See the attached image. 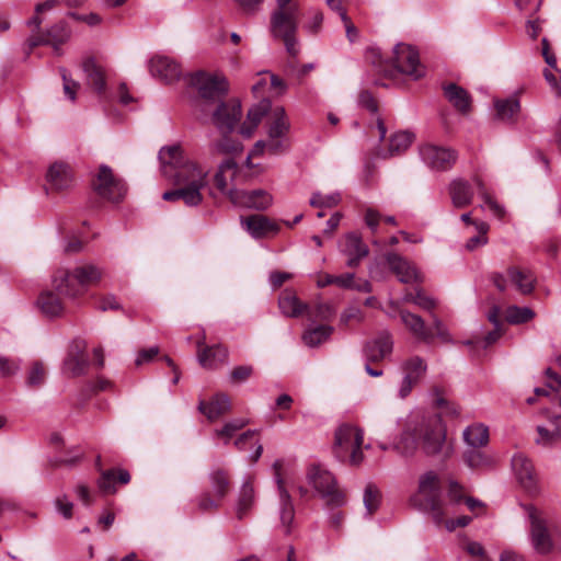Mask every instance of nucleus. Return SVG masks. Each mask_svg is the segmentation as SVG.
Instances as JSON below:
<instances>
[{
    "label": "nucleus",
    "instance_id": "nucleus-1",
    "mask_svg": "<svg viewBox=\"0 0 561 561\" xmlns=\"http://www.w3.org/2000/svg\"><path fill=\"white\" fill-rule=\"evenodd\" d=\"M392 449L403 457H413L420 450L426 457L449 458L454 451L447 439V430L438 413L409 420Z\"/></svg>",
    "mask_w": 561,
    "mask_h": 561
},
{
    "label": "nucleus",
    "instance_id": "nucleus-2",
    "mask_svg": "<svg viewBox=\"0 0 561 561\" xmlns=\"http://www.w3.org/2000/svg\"><path fill=\"white\" fill-rule=\"evenodd\" d=\"M103 276L104 270L93 263H83L70 270H57L51 280L54 290L43 291L37 299V306L46 317H60L65 312V305L59 296L69 299L82 297Z\"/></svg>",
    "mask_w": 561,
    "mask_h": 561
},
{
    "label": "nucleus",
    "instance_id": "nucleus-3",
    "mask_svg": "<svg viewBox=\"0 0 561 561\" xmlns=\"http://www.w3.org/2000/svg\"><path fill=\"white\" fill-rule=\"evenodd\" d=\"M159 160L165 175L173 176L176 190L164 192L162 198L168 202L182 199L187 206L202 203L201 190L207 184L208 172L192 160H184L180 146L163 147Z\"/></svg>",
    "mask_w": 561,
    "mask_h": 561
},
{
    "label": "nucleus",
    "instance_id": "nucleus-4",
    "mask_svg": "<svg viewBox=\"0 0 561 561\" xmlns=\"http://www.w3.org/2000/svg\"><path fill=\"white\" fill-rule=\"evenodd\" d=\"M411 503L419 510L428 513L435 524H443L445 511L440 479L435 471L430 470L420 476L417 491L411 496Z\"/></svg>",
    "mask_w": 561,
    "mask_h": 561
},
{
    "label": "nucleus",
    "instance_id": "nucleus-5",
    "mask_svg": "<svg viewBox=\"0 0 561 561\" xmlns=\"http://www.w3.org/2000/svg\"><path fill=\"white\" fill-rule=\"evenodd\" d=\"M363 442L364 433L360 428L351 424H342L334 434V456L342 462L358 466L364 459Z\"/></svg>",
    "mask_w": 561,
    "mask_h": 561
},
{
    "label": "nucleus",
    "instance_id": "nucleus-6",
    "mask_svg": "<svg viewBox=\"0 0 561 561\" xmlns=\"http://www.w3.org/2000/svg\"><path fill=\"white\" fill-rule=\"evenodd\" d=\"M190 83L197 90L202 100L201 110L209 112L214 103H219L228 93L229 85L224 77L198 71L191 76Z\"/></svg>",
    "mask_w": 561,
    "mask_h": 561
},
{
    "label": "nucleus",
    "instance_id": "nucleus-7",
    "mask_svg": "<svg viewBox=\"0 0 561 561\" xmlns=\"http://www.w3.org/2000/svg\"><path fill=\"white\" fill-rule=\"evenodd\" d=\"M308 480L331 507H340L345 504L344 492L337 486L334 476L321 466H312L308 472Z\"/></svg>",
    "mask_w": 561,
    "mask_h": 561
},
{
    "label": "nucleus",
    "instance_id": "nucleus-8",
    "mask_svg": "<svg viewBox=\"0 0 561 561\" xmlns=\"http://www.w3.org/2000/svg\"><path fill=\"white\" fill-rule=\"evenodd\" d=\"M490 280L501 293L511 284L519 294L527 296L534 291L537 278L529 268L512 265L506 268L505 274L492 273Z\"/></svg>",
    "mask_w": 561,
    "mask_h": 561
},
{
    "label": "nucleus",
    "instance_id": "nucleus-9",
    "mask_svg": "<svg viewBox=\"0 0 561 561\" xmlns=\"http://www.w3.org/2000/svg\"><path fill=\"white\" fill-rule=\"evenodd\" d=\"M91 185L99 197L111 203L122 202L127 193L125 182L117 178L113 170L106 164L99 167Z\"/></svg>",
    "mask_w": 561,
    "mask_h": 561
},
{
    "label": "nucleus",
    "instance_id": "nucleus-10",
    "mask_svg": "<svg viewBox=\"0 0 561 561\" xmlns=\"http://www.w3.org/2000/svg\"><path fill=\"white\" fill-rule=\"evenodd\" d=\"M208 478L211 492L202 493L197 500V506L202 512L217 511L231 486L229 473L224 469L213 470Z\"/></svg>",
    "mask_w": 561,
    "mask_h": 561
},
{
    "label": "nucleus",
    "instance_id": "nucleus-11",
    "mask_svg": "<svg viewBox=\"0 0 561 561\" xmlns=\"http://www.w3.org/2000/svg\"><path fill=\"white\" fill-rule=\"evenodd\" d=\"M71 37V28L66 20H59L50 25L46 31L31 28L27 38V45L32 49L39 45H51L57 54H60V46L66 44Z\"/></svg>",
    "mask_w": 561,
    "mask_h": 561
},
{
    "label": "nucleus",
    "instance_id": "nucleus-12",
    "mask_svg": "<svg viewBox=\"0 0 561 561\" xmlns=\"http://www.w3.org/2000/svg\"><path fill=\"white\" fill-rule=\"evenodd\" d=\"M391 70H393V77L396 73H403L413 80L422 78L425 73V68L420 62L417 50L408 44L394 46Z\"/></svg>",
    "mask_w": 561,
    "mask_h": 561
},
{
    "label": "nucleus",
    "instance_id": "nucleus-13",
    "mask_svg": "<svg viewBox=\"0 0 561 561\" xmlns=\"http://www.w3.org/2000/svg\"><path fill=\"white\" fill-rule=\"evenodd\" d=\"M210 122L219 133H232L242 117L241 103L231 99L220 101L210 110Z\"/></svg>",
    "mask_w": 561,
    "mask_h": 561
},
{
    "label": "nucleus",
    "instance_id": "nucleus-14",
    "mask_svg": "<svg viewBox=\"0 0 561 561\" xmlns=\"http://www.w3.org/2000/svg\"><path fill=\"white\" fill-rule=\"evenodd\" d=\"M530 522V538L535 550L539 553H548L553 543L548 530L547 522L541 513L533 505L525 506Z\"/></svg>",
    "mask_w": 561,
    "mask_h": 561
},
{
    "label": "nucleus",
    "instance_id": "nucleus-15",
    "mask_svg": "<svg viewBox=\"0 0 561 561\" xmlns=\"http://www.w3.org/2000/svg\"><path fill=\"white\" fill-rule=\"evenodd\" d=\"M401 371L403 377L399 387V397L405 399L424 378L427 365L422 357L411 356L401 364Z\"/></svg>",
    "mask_w": 561,
    "mask_h": 561
},
{
    "label": "nucleus",
    "instance_id": "nucleus-16",
    "mask_svg": "<svg viewBox=\"0 0 561 561\" xmlns=\"http://www.w3.org/2000/svg\"><path fill=\"white\" fill-rule=\"evenodd\" d=\"M420 154L423 162L432 170L436 171H446L450 169L457 160V153L455 150L431 144L422 146L420 148Z\"/></svg>",
    "mask_w": 561,
    "mask_h": 561
},
{
    "label": "nucleus",
    "instance_id": "nucleus-17",
    "mask_svg": "<svg viewBox=\"0 0 561 561\" xmlns=\"http://www.w3.org/2000/svg\"><path fill=\"white\" fill-rule=\"evenodd\" d=\"M87 343L84 340H73L69 345L68 353L62 364V371L67 376L78 377L85 374L89 360L85 354Z\"/></svg>",
    "mask_w": 561,
    "mask_h": 561
},
{
    "label": "nucleus",
    "instance_id": "nucleus-18",
    "mask_svg": "<svg viewBox=\"0 0 561 561\" xmlns=\"http://www.w3.org/2000/svg\"><path fill=\"white\" fill-rule=\"evenodd\" d=\"M230 202L239 207L259 211L266 210L273 204V196L265 190L242 191L230 193Z\"/></svg>",
    "mask_w": 561,
    "mask_h": 561
},
{
    "label": "nucleus",
    "instance_id": "nucleus-19",
    "mask_svg": "<svg viewBox=\"0 0 561 561\" xmlns=\"http://www.w3.org/2000/svg\"><path fill=\"white\" fill-rule=\"evenodd\" d=\"M282 466H283L282 461L276 460L273 463V469H274L275 480L277 483L279 501H280L279 519H280V523H282L285 534H289L291 524L295 518V508H294V505L291 502V497L285 488L284 480L280 477Z\"/></svg>",
    "mask_w": 561,
    "mask_h": 561
},
{
    "label": "nucleus",
    "instance_id": "nucleus-20",
    "mask_svg": "<svg viewBox=\"0 0 561 561\" xmlns=\"http://www.w3.org/2000/svg\"><path fill=\"white\" fill-rule=\"evenodd\" d=\"M542 413L547 415L549 424L537 426L535 442L542 447H553L561 442V411L550 412V410L545 409Z\"/></svg>",
    "mask_w": 561,
    "mask_h": 561
},
{
    "label": "nucleus",
    "instance_id": "nucleus-21",
    "mask_svg": "<svg viewBox=\"0 0 561 561\" xmlns=\"http://www.w3.org/2000/svg\"><path fill=\"white\" fill-rule=\"evenodd\" d=\"M149 71L153 77L167 83L175 82L182 76L180 64L171 57L163 55H156L150 59Z\"/></svg>",
    "mask_w": 561,
    "mask_h": 561
},
{
    "label": "nucleus",
    "instance_id": "nucleus-22",
    "mask_svg": "<svg viewBox=\"0 0 561 561\" xmlns=\"http://www.w3.org/2000/svg\"><path fill=\"white\" fill-rule=\"evenodd\" d=\"M340 251L347 256L346 265L351 268L356 267L369 254L368 247L356 232H350L344 236L340 242Z\"/></svg>",
    "mask_w": 561,
    "mask_h": 561
},
{
    "label": "nucleus",
    "instance_id": "nucleus-23",
    "mask_svg": "<svg viewBox=\"0 0 561 561\" xmlns=\"http://www.w3.org/2000/svg\"><path fill=\"white\" fill-rule=\"evenodd\" d=\"M512 468L520 486L529 493L537 490V476L533 462L524 455H515Z\"/></svg>",
    "mask_w": 561,
    "mask_h": 561
},
{
    "label": "nucleus",
    "instance_id": "nucleus-24",
    "mask_svg": "<svg viewBox=\"0 0 561 561\" xmlns=\"http://www.w3.org/2000/svg\"><path fill=\"white\" fill-rule=\"evenodd\" d=\"M239 172L238 164L232 159L224 160L214 175L215 187L230 199V193L238 192L232 182Z\"/></svg>",
    "mask_w": 561,
    "mask_h": 561
},
{
    "label": "nucleus",
    "instance_id": "nucleus-25",
    "mask_svg": "<svg viewBox=\"0 0 561 561\" xmlns=\"http://www.w3.org/2000/svg\"><path fill=\"white\" fill-rule=\"evenodd\" d=\"M297 11H274L271 16V32L274 37L282 38L295 35L297 30Z\"/></svg>",
    "mask_w": 561,
    "mask_h": 561
},
{
    "label": "nucleus",
    "instance_id": "nucleus-26",
    "mask_svg": "<svg viewBox=\"0 0 561 561\" xmlns=\"http://www.w3.org/2000/svg\"><path fill=\"white\" fill-rule=\"evenodd\" d=\"M392 348L393 341L391 334L383 331L365 344L364 355L367 362H380L392 353Z\"/></svg>",
    "mask_w": 561,
    "mask_h": 561
},
{
    "label": "nucleus",
    "instance_id": "nucleus-27",
    "mask_svg": "<svg viewBox=\"0 0 561 561\" xmlns=\"http://www.w3.org/2000/svg\"><path fill=\"white\" fill-rule=\"evenodd\" d=\"M241 225L253 238L256 239L275 234L278 231L277 224L263 215L241 217Z\"/></svg>",
    "mask_w": 561,
    "mask_h": 561
},
{
    "label": "nucleus",
    "instance_id": "nucleus-28",
    "mask_svg": "<svg viewBox=\"0 0 561 561\" xmlns=\"http://www.w3.org/2000/svg\"><path fill=\"white\" fill-rule=\"evenodd\" d=\"M386 261L392 273L401 283L410 284L420 280V274L415 266L397 253H388Z\"/></svg>",
    "mask_w": 561,
    "mask_h": 561
},
{
    "label": "nucleus",
    "instance_id": "nucleus-29",
    "mask_svg": "<svg viewBox=\"0 0 561 561\" xmlns=\"http://www.w3.org/2000/svg\"><path fill=\"white\" fill-rule=\"evenodd\" d=\"M46 179L53 190L65 191L73 184V172L69 164L55 162L49 167Z\"/></svg>",
    "mask_w": 561,
    "mask_h": 561
},
{
    "label": "nucleus",
    "instance_id": "nucleus-30",
    "mask_svg": "<svg viewBox=\"0 0 561 561\" xmlns=\"http://www.w3.org/2000/svg\"><path fill=\"white\" fill-rule=\"evenodd\" d=\"M198 353L197 358L204 368L216 369L219 365L227 362L228 350L222 345L216 346H203L204 340L198 341Z\"/></svg>",
    "mask_w": 561,
    "mask_h": 561
},
{
    "label": "nucleus",
    "instance_id": "nucleus-31",
    "mask_svg": "<svg viewBox=\"0 0 561 561\" xmlns=\"http://www.w3.org/2000/svg\"><path fill=\"white\" fill-rule=\"evenodd\" d=\"M402 323L405 328L420 341L430 343L434 340V334L431 329H428L424 322V320L408 310L399 311Z\"/></svg>",
    "mask_w": 561,
    "mask_h": 561
},
{
    "label": "nucleus",
    "instance_id": "nucleus-32",
    "mask_svg": "<svg viewBox=\"0 0 561 561\" xmlns=\"http://www.w3.org/2000/svg\"><path fill=\"white\" fill-rule=\"evenodd\" d=\"M271 111V102L266 99L261 100L257 104L253 105L247 114L245 122L240 126L239 133L245 137L250 138L262 118Z\"/></svg>",
    "mask_w": 561,
    "mask_h": 561
},
{
    "label": "nucleus",
    "instance_id": "nucleus-33",
    "mask_svg": "<svg viewBox=\"0 0 561 561\" xmlns=\"http://www.w3.org/2000/svg\"><path fill=\"white\" fill-rule=\"evenodd\" d=\"M198 410L214 422L231 410L230 398L226 393H217L209 402L201 401Z\"/></svg>",
    "mask_w": 561,
    "mask_h": 561
},
{
    "label": "nucleus",
    "instance_id": "nucleus-34",
    "mask_svg": "<svg viewBox=\"0 0 561 561\" xmlns=\"http://www.w3.org/2000/svg\"><path fill=\"white\" fill-rule=\"evenodd\" d=\"M444 95L448 102L461 114L471 111V96L467 90L456 83H448L443 87Z\"/></svg>",
    "mask_w": 561,
    "mask_h": 561
},
{
    "label": "nucleus",
    "instance_id": "nucleus-35",
    "mask_svg": "<svg viewBox=\"0 0 561 561\" xmlns=\"http://www.w3.org/2000/svg\"><path fill=\"white\" fill-rule=\"evenodd\" d=\"M414 136L409 131H399L389 138L387 149H380L377 151V156L382 159H389L394 156H399L404 152L412 144Z\"/></svg>",
    "mask_w": 561,
    "mask_h": 561
},
{
    "label": "nucleus",
    "instance_id": "nucleus-36",
    "mask_svg": "<svg viewBox=\"0 0 561 561\" xmlns=\"http://www.w3.org/2000/svg\"><path fill=\"white\" fill-rule=\"evenodd\" d=\"M130 481V474L124 469L104 470L98 481L100 490L104 493H115V483L127 484Z\"/></svg>",
    "mask_w": 561,
    "mask_h": 561
},
{
    "label": "nucleus",
    "instance_id": "nucleus-37",
    "mask_svg": "<svg viewBox=\"0 0 561 561\" xmlns=\"http://www.w3.org/2000/svg\"><path fill=\"white\" fill-rule=\"evenodd\" d=\"M449 195L456 208H463L472 203L473 192L470 184L463 180H455L449 185Z\"/></svg>",
    "mask_w": 561,
    "mask_h": 561
},
{
    "label": "nucleus",
    "instance_id": "nucleus-38",
    "mask_svg": "<svg viewBox=\"0 0 561 561\" xmlns=\"http://www.w3.org/2000/svg\"><path fill=\"white\" fill-rule=\"evenodd\" d=\"M290 128L289 119L286 115L284 107L277 106L275 107L270 117L268 126H267V136L268 137H282L286 138Z\"/></svg>",
    "mask_w": 561,
    "mask_h": 561
},
{
    "label": "nucleus",
    "instance_id": "nucleus-39",
    "mask_svg": "<svg viewBox=\"0 0 561 561\" xmlns=\"http://www.w3.org/2000/svg\"><path fill=\"white\" fill-rule=\"evenodd\" d=\"M288 148L286 142V138L282 137H268L266 140H259L255 142L251 153L248 157V164H250V159L255 156H260L263 152H268L270 154H280L284 153Z\"/></svg>",
    "mask_w": 561,
    "mask_h": 561
},
{
    "label": "nucleus",
    "instance_id": "nucleus-40",
    "mask_svg": "<svg viewBox=\"0 0 561 561\" xmlns=\"http://www.w3.org/2000/svg\"><path fill=\"white\" fill-rule=\"evenodd\" d=\"M83 71L87 75L88 84L92 85L98 94L105 92V72L103 68L96 64L94 58H88L83 62Z\"/></svg>",
    "mask_w": 561,
    "mask_h": 561
},
{
    "label": "nucleus",
    "instance_id": "nucleus-41",
    "mask_svg": "<svg viewBox=\"0 0 561 561\" xmlns=\"http://www.w3.org/2000/svg\"><path fill=\"white\" fill-rule=\"evenodd\" d=\"M221 137L215 141H213L209 147L208 151L213 156H220V154H229V153H238L242 151V144L232 138L230 135L231 133H220Z\"/></svg>",
    "mask_w": 561,
    "mask_h": 561
},
{
    "label": "nucleus",
    "instance_id": "nucleus-42",
    "mask_svg": "<svg viewBox=\"0 0 561 561\" xmlns=\"http://www.w3.org/2000/svg\"><path fill=\"white\" fill-rule=\"evenodd\" d=\"M278 306L282 313L290 318L301 316L307 309V306L302 304L295 294L287 290L280 295Z\"/></svg>",
    "mask_w": 561,
    "mask_h": 561
},
{
    "label": "nucleus",
    "instance_id": "nucleus-43",
    "mask_svg": "<svg viewBox=\"0 0 561 561\" xmlns=\"http://www.w3.org/2000/svg\"><path fill=\"white\" fill-rule=\"evenodd\" d=\"M333 330V327L328 324L310 327L304 332L302 341L309 347H317L329 340Z\"/></svg>",
    "mask_w": 561,
    "mask_h": 561
},
{
    "label": "nucleus",
    "instance_id": "nucleus-44",
    "mask_svg": "<svg viewBox=\"0 0 561 561\" xmlns=\"http://www.w3.org/2000/svg\"><path fill=\"white\" fill-rule=\"evenodd\" d=\"M462 437L468 447H483L489 443V430L482 424L468 426Z\"/></svg>",
    "mask_w": 561,
    "mask_h": 561
},
{
    "label": "nucleus",
    "instance_id": "nucleus-45",
    "mask_svg": "<svg viewBox=\"0 0 561 561\" xmlns=\"http://www.w3.org/2000/svg\"><path fill=\"white\" fill-rule=\"evenodd\" d=\"M254 504V489L250 481H245L238 496L236 515L238 519H243Z\"/></svg>",
    "mask_w": 561,
    "mask_h": 561
},
{
    "label": "nucleus",
    "instance_id": "nucleus-46",
    "mask_svg": "<svg viewBox=\"0 0 561 561\" xmlns=\"http://www.w3.org/2000/svg\"><path fill=\"white\" fill-rule=\"evenodd\" d=\"M494 106L497 117L502 121H512L520 110V104L516 96L496 100Z\"/></svg>",
    "mask_w": 561,
    "mask_h": 561
},
{
    "label": "nucleus",
    "instance_id": "nucleus-47",
    "mask_svg": "<svg viewBox=\"0 0 561 561\" xmlns=\"http://www.w3.org/2000/svg\"><path fill=\"white\" fill-rule=\"evenodd\" d=\"M463 460L472 469L488 467L492 463L491 458L481 450V447H468L463 453Z\"/></svg>",
    "mask_w": 561,
    "mask_h": 561
},
{
    "label": "nucleus",
    "instance_id": "nucleus-48",
    "mask_svg": "<svg viewBox=\"0 0 561 561\" xmlns=\"http://www.w3.org/2000/svg\"><path fill=\"white\" fill-rule=\"evenodd\" d=\"M366 59L370 62L379 73L386 78H393V70H391V64L383 60L381 53L378 48L371 47L366 50Z\"/></svg>",
    "mask_w": 561,
    "mask_h": 561
},
{
    "label": "nucleus",
    "instance_id": "nucleus-49",
    "mask_svg": "<svg viewBox=\"0 0 561 561\" xmlns=\"http://www.w3.org/2000/svg\"><path fill=\"white\" fill-rule=\"evenodd\" d=\"M490 226L486 222H476V234L469 238L466 242V249L469 251H473L480 247H483L488 243V232Z\"/></svg>",
    "mask_w": 561,
    "mask_h": 561
},
{
    "label": "nucleus",
    "instance_id": "nucleus-50",
    "mask_svg": "<svg viewBox=\"0 0 561 561\" xmlns=\"http://www.w3.org/2000/svg\"><path fill=\"white\" fill-rule=\"evenodd\" d=\"M364 505L369 515L374 514L380 505L381 493L375 484H367L364 491Z\"/></svg>",
    "mask_w": 561,
    "mask_h": 561
},
{
    "label": "nucleus",
    "instance_id": "nucleus-51",
    "mask_svg": "<svg viewBox=\"0 0 561 561\" xmlns=\"http://www.w3.org/2000/svg\"><path fill=\"white\" fill-rule=\"evenodd\" d=\"M506 320L512 324L525 323L535 317V312L528 307L511 306L506 310Z\"/></svg>",
    "mask_w": 561,
    "mask_h": 561
},
{
    "label": "nucleus",
    "instance_id": "nucleus-52",
    "mask_svg": "<svg viewBox=\"0 0 561 561\" xmlns=\"http://www.w3.org/2000/svg\"><path fill=\"white\" fill-rule=\"evenodd\" d=\"M248 420L245 419H234L232 421L227 422L221 428L215 431V435L218 438L225 439V444L229 442V439L240 430H242L247 424Z\"/></svg>",
    "mask_w": 561,
    "mask_h": 561
},
{
    "label": "nucleus",
    "instance_id": "nucleus-53",
    "mask_svg": "<svg viewBox=\"0 0 561 561\" xmlns=\"http://www.w3.org/2000/svg\"><path fill=\"white\" fill-rule=\"evenodd\" d=\"M474 183L479 190L481 197L484 199L485 205L497 217L503 218L505 215L504 208L499 205L484 190V185L479 178L474 179Z\"/></svg>",
    "mask_w": 561,
    "mask_h": 561
},
{
    "label": "nucleus",
    "instance_id": "nucleus-54",
    "mask_svg": "<svg viewBox=\"0 0 561 561\" xmlns=\"http://www.w3.org/2000/svg\"><path fill=\"white\" fill-rule=\"evenodd\" d=\"M46 378V369L43 363L35 362L27 375L26 383L30 387H39L44 383Z\"/></svg>",
    "mask_w": 561,
    "mask_h": 561
},
{
    "label": "nucleus",
    "instance_id": "nucleus-55",
    "mask_svg": "<svg viewBox=\"0 0 561 561\" xmlns=\"http://www.w3.org/2000/svg\"><path fill=\"white\" fill-rule=\"evenodd\" d=\"M340 201H341V197L336 193L329 194V195H323L321 193H313L309 203L312 207L331 208V207L336 206L340 203Z\"/></svg>",
    "mask_w": 561,
    "mask_h": 561
},
{
    "label": "nucleus",
    "instance_id": "nucleus-56",
    "mask_svg": "<svg viewBox=\"0 0 561 561\" xmlns=\"http://www.w3.org/2000/svg\"><path fill=\"white\" fill-rule=\"evenodd\" d=\"M335 309L328 302H319L314 306L309 317L314 320H330L334 317Z\"/></svg>",
    "mask_w": 561,
    "mask_h": 561
},
{
    "label": "nucleus",
    "instance_id": "nucleus-57",
    "mask_svg": "<svg viewBox=\"0 0 561 561\" xmlns=\"http://www.w3.org/2000/svg\"><path fill=\"white\" fill-rule=\"evenodd\" d=\"M434 334V337H438L444 343H450L451 336L443 323V321L435 314H432V328H430Z\"/></svg>",
    "mask_w": 561,
    "mask_h": 561
},
{
    "label": "nucleus",
    "instance_id": "nucleus-58",
    "mask_svg": "<svg viewBox=\"0 0 561 561\" xmlns=\"http://www.w3.org/2000/svg\"><path fill=\"white\" fill-rule=\"evenodd\" d=\"M413 304L427 311L436 307V301L432 297L426 296L422 289L416 290Z\"/></svg>",
    "mask_w": 561,
    "mask_h": 561
},
{
    "label": "nucleus",
    "instance_id": "nucleus-59",
    "mask_svg": "<svg viewBox=\"0 0 561 561\" xmlns=\"http://www.w3.org/2000/svg\"><path fill=\"white\" fill-rule=\"evenodd\" d=\"M61 77H62V81H64V92L65 94L71 100V101H75L76 100V93H77V90L80 88V84L70 79L68 77V73L65 69L61 70Z\"/></svg>",
    "mask_w": 561,
    "mask_h": 561
},
{
    "label": "nucleus",
    "instance_id": "nucleus-60",
    "mask_svg": "<svg viewBox=\"0 0 561 561\" xmlns=\"http://www.w3.org/2000/svg\"><path fill=\"white\" fill-rule=\"evenodd\" d=\"M253 374V367L250 365L237 366L232 369L230 378L233 382H243Z\"/></svg>",
    "mask_w": 561,
    "mask_h": 561
},
{
    "label": "nucleus",
    "instance_id": "nucleus-61",
    "mask_svg": "<svg viewBox=\"0 0 561 561\" xmlns=\"http://www.w3.org/2000/svg\"><path fill=\"white\" fill-rule=\"evenodd\" d=\"M263 1L264 0H236L240 10L247 15L255 14L260 10Z\"/></svg>",
    "mask_w": 561,
    "mask_h": 561
},
{
    "label": "nucleus",
    "instance_id": "nucleus-62",
    "mask_svg": "<svg viewBox=\"0 0 561 561\" xmlns=\"http://www.w3.org/2000/svg\"><path fill=\"white\" fill-rule=\"evenodd\" d=\"M158 354H159L158 346H152L147 350H141V351H139V353L135 359V365L139 367L144 364H147V363L151 362Z\"/></svg>",
    "mask_w": 561,
    "mask_h": 561
},
{
    "label": "nucleus",
    "instance_id": "nucleus-63",
    "mask_svg": "<svg viewBox=\"0 0 561 561\" xmlns=\"http://www.w3.org/2000/svg\"><path fill=\"white\" fill-rule=\"evenodd\" d=\"M20 366L16 362L5 357H0V376L9 377L19 370Z\"/></svg>",
    "mask_w": 561,
    "mask_h": 561
},
{
    "label": "nucleus",
    "instance_id": "nucleus-64",
    "mask_svg": "<svg viewBox=\"0 0 561 561\" xmlns=\"http://www.w3.org/2000/svg\"><path fill=\"white\" fill-rule=\"evenodd\" d=\"M57 511L67 519L72 517L73 504L69 502L66 496L57 497L55 500Z\"/></svg>",
    "mask_w": 561,
    "mask_h": 561
}]
</instances>
